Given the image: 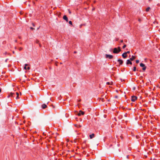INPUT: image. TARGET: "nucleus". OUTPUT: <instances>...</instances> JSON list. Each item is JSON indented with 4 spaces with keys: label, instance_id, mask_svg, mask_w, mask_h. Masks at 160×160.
Masks as SVG:
<instances>
[{
    "label": "nucleus",
    "instance_id": "f257e3e1",
    "mask_svg": "<svg viewBox=\"0 0 160 160\" xmlns=\"http://www.w3.org/2000/svg\"><path fill=\"white\" fill-rule=\"evenodd\" d=\"M19 93L18 92H16V93L11 92L8 95V96H7V98H9L11 97H14L16 95L17 97L16 98V99H18L19 98Z\"/></svg>",
    "mask_w": 160,
    "mask_h": 160
},
{
    "label": "nucleus",
    "instance_id": "f03ea898",
    "mask_svg": "<svg viewBox=\"0 0 160 160\" xmlns=\"http://www.w3.org/2000/svg\"><path fill=\"white\" fill-rule=\"evenodd\" d=\"M121 51L120 47H118V48H114L113 49V52L114 53H118Z\"/></svg>",
    "mask_w": 160,
    "mask_h": 160
},
{
    "label": "nucleus",
    "instance_id": "7ed1b4c3",
    "mask_svg": "<svg viewBox=\"0 0 160 160\" xmlns=\"http://www.w3.org/2000/svg\"><path fill=\"white\" fill-rule=\"evenodd\" d=\"M137 97L135 96H132V98H131V101H132V102H135L136 100L137 99Z\"/></svg>",
    "mask_w": 160,
    "mask_h": 160
},
{
    "label": "nucleus",
    "instance_id": "20e7f679",
    "mask_svg": "<svg viewBox=\"0 0 160 160\" xmlns=\"http://www.w3.org/2000/svg\"><path fill=\"white\" fill-rule=\"evenodd\" d=\"M106 58H108L109 59H112L113 58V56L111 55L106 54L105 55Z\"/></svg>",
    "mask_w": 160,
    "mask_h": 160
},
{
    "label": "nucleus",
    "instance_id": "39448f33",
    "mask_svg": "<svg viewBox=\"0 0 160 160\" xmlns=\"http://www.w3.org/2000/svg\"><path fill=\"white\" fill-rule=\"evenodd\" d=\"M84 114V112H83L82 111H80L78 113V116H80L81 115H83Z\"/></svg>",
    "mask_w": 160,
    "mask_h": 160
},
{
    "label": "nucleus",
    "instance_id": "423d86ee",
    "mask_svg": "<svg viewBox=\"0 0 160 160\" xmlns=\"http://www.w3.org/2000/svg\"><path fill=\"white\" fill-rule=\"evenodd\" d=\"M63 19L65 20L67 22L68 21V19L66 15H64L63 16Z\"/></svg>",
    "mask_w": 160,
    "mask_h": 160
},
{
    "label": "nucleus",
    "instance_id": "0eeeda50",
    "mask_svg": "<svg viewBox=\"0 0 160 160\" xmlns=\"http://www.w3.org/2000/svg\"><path fill=\"white\" fill-rule=\"evenodd\" d=\"M130 60H127V62H126V64H127L128 65V64H130L131 65H132V62L130 61Z\"/></svg>",
    "mask_w": 160,
    "mask_h": 160
},
{
    "label": "nucleus",
    "instance_id": "6e6552de",
    "mask_svg": "<svg viewBox=\"0 0 160 160\" xmlns=\"http://www.w3.org/2000/svg\"><path fill=\"white\" fill-rule=\"evenodd\" d=\"M118 62H119V63L120 65L122 64L123 63V61L122 60H121V59H118Z\"/></svg>",
    "mask_w": 160,
    "mask_h": 160
},
{
    "label": "nucleus",
    "instance_id": "1a4fd4ad",
    "mask_svg": "<svg viewBox=\"0 0 160 160\" xmlns=\"http://www.w3.org/2000/svg\"><path fill=\"white\" fill-rule=\"evenodd\" d=\"M122 56L124 58H125L127 56V55L126 54V53H123L122 55Z\"/></svg>",
    "mask_w": 160,
    "mask_h": 160
},
{
    "label": "nucleus",
    "instance_id": "9d476101",
    "mask_svg": "<svg viewBox=\"0 0 160 160\" xmlns=\"http://www.w3.org/2000/svg\"><path fill=\"white\" fill-rule=\"evenodd\" d=\"M47 107V106L46 104H43L42 105V108L43 109H45Z\"/></svg>",
    "mask_w": 160,
    "mask_h": 160
},
{
    "label": "nucleus",
    "instance_id": "9b49d317",
    "mask_svg": "<svg viewBox=\"0 0 160 160\" xmlns=\"http://www.w3.org/2000/svg\"><path fill=\"white\" fill-rule=\"evenodd\" d=\"M135 58V57L134 56H132V57L130 58V59L131 61H132Z\"/></svg>",
    "mask_w": 160,
    "mask_h": 160
},
{
    "label": "nucleus",
    "instance_id": "f8f14e48",
    "mask_svg": "<svg viewBox=\"0 0 160 160\" xmlns=\"http://www.w3.org/2000/svg\"><path fill=\"white\" fill-rule=\"evenodd\" d=\"M94 134L93 133H92V134H90L89 135V137L91 139H92L94 137Z\"/></svg>",
    "mask_w": 160,
    "mask_h": 160
},
{
    "label": "nucleus",
    "instance_id": "ddd939ff",
    "mask_svg": "<svg viewBox=\"0 0 160 160\" xmlns=\"http://www.w3.org/2000/svg\"><path fill=\"white\" fill-rule=\"evenodd\" d=\"M140 67H144L145 66V65L142 63H140Z\"/></svg>",
    "mask_w": 160,
    "mask_h": 160
},
{
    "label": "nucleus",
    "instance_id": "4468645a",
    "mask_svg": "<svg viewBox=\"0 0 160 160\" xmlns=\"http://www.w3.org/2000/svg\"><path fill=\"white\" fill-rule=\"evenodd\" d=\"M28 65L27 64H25V66L24 67V69L25 70H27V66H28Z\"/></svg>",
    "mask_w": 160,
    "mask_h": 160
},
{
    "label": "nucleus",
    "instance_id": "2eb2a0df",
    "mask_svg": "<svg viewBox=\"0 0 160 160\" xmlns=\"http://www.w3.org/2000/svg\"><path fill=\"white\" fill-rule=\"evenodd\" d=\"M150 9V7H148L147 8H146V11L147 12H148L149 10Z\"/></svg>",
    "mask_w": 160,
    "mask_h": 160
},
{
    "label": "nucleus",
    "instance_id": "dca6fc26",
    "mask_svg": "<svg viewBox=\"0 0 160 160\" xmlns=\"http://www.w3.org/2000/svg\"><path fill=\"white\" fill-rule=\"evenodd\" d=\"M136 68L135 67H133V71H136Z\"/></svg>",
    "mask_w": 160,
    "mask_h": 160
},
{
    "label": "nucleus",
    "instance_id": "f3484780",
    "mask_svg": "<svg viewBox=\"0 0 160 160\" xmlns=\"http://www.w3.org/2000/svg\"><path fill=\"white\" fill-rule=\"evenodd\" d=\"M146 66H145L144 67H143L142 69L143 71H145L146 70Z\"/></svg>",
    "mask_w": 160,
    "mask_h": 160
},
{
    "label": "nucleus",
    "instance_id": "a211bd4d",
    "mask_svg": "<svg viewBox=\"0 0 160 160\" xmlns=\"http://www.w3.org/2000/svg\"><path fill=\"white\" fill-rule=\"evenodd\" d=\"M136 63H138L139 62V60H136Z\"/></svg>",
    "mask_w": 160,
    "mask_h": 160
},
{
    "label": "nucleus",
    "instance_id": "6ab92c4d",
    "mask_svg": "<svg viewBox=\"0 0 160 160\" xmlns=\"http://www.w3.org/2000/svg\"><path fill=\"white\" fill-rule=\"evenodd\" d=\"M69 23L70 24L72 25V22L71 21H69Z\"/></svg>",
    "mask_w": 160,
    "mask_h": 160
},
{
    "label": "nucleus",
    "instance_id": "aec40b11",
    "mask_svg": "<svg viewBox=\"0 0 160 160\" xmlns=\"http://www.w3.org/2000/svg\"><path fill=\"white\" fill-rule=\"evenodd\" d=\"M36 43H39V41L38 40H37L36 41Z\"/></svg>",
    "mask_w": 160,
    "mask_h": 160
},
{
    "label": "nucleus",
    "instance_id": "412c9836",
    "mask_svg": "<svg viewBox=\"0 0 160 160\" xmlns=\"http://www.w3.org/2000/svg\"><path fill=\"white\" fill-rule=\"evenodd\" d=\"M126 47V45L125 44H124V46H123L122 48H124L125 47Z\"/></svg>",
    "mask_w": 160,
    "mask_h": 160
},
{
    "label": "nucleus",
    "instance_id": "4be33fe9",
    "mask_svg": "<svg viewBox=\"0 0 160 160\" xmlns=\"http://www.w3.org/2000/svg\"><path fill=\"white\" fill-rule=\"evenodd\" d=\"M22 48L21 47H20L19 48V51H21L22 50Z\"/></svg>",
    "mask_w": 160,
    "mask_h": 160
},
{
    "label": "nucleus",
    "instance_id": "5701e85b",
    "mask_svg": "<svg viewBox=\"0 0 160 160\" xmlns=\"http://www.w3.org/2000/svg\"><path fill=\"white\" fill-rule=\"evenodd\" d=\"M130 52V51H127V52H125V53H126V54H127V53H129Z\"/></svg>",
    "mask_w": 160,
    "mask_h": 160
},
{
    "label": "nucleus",
    "instance_id": "b1692460",
    "mask_svg": "<svg viewBox=\"0 0 160 160\" xmlns=\"http://www.w3.org/2000/svg\"><path fill=\"white\" fill-rule=\"evenodd\" d=\"M27 68V69H28V70H29V69H30V67H28Z\"/></svg>",
    "mask_w": 160,
    "mask_h": 160
},
{
    "label": "nucleus",
    "instance_id": "393cba45",
    "mask_svg": "<svg viewBox=\"0 0 160 160\" xmlns=\"http://www.w3.org/2000/svg\"><path fill=\"white\" fill-rule=\"evenodd\" d=\"M107 85H110V82H107Z\"/></svg>",
    "mask_w": 160,
    "mask_h": 160
},
{
    "label": "nucleus",
    "instance_id": "a878e982",
    "mask_svg": "<svg viewBox=\"0 0 160 160\" xmlns=\"http://www.w3.org/2000/svg\"><path fill=\"white\" fill-rule=\"evenodd\" d=\"M123 40H122L120 41V42L121 43H122L123 42Z\"/></svg>",
    "mask_w": 160,
    "mask_h": 160
},
{
    "label": "nucleus",
    "instance_id": "bb28decb",
    "mask_svg": "<svg viewBox=\"0 0 160 160\" xmlns=\"http://www.w3.org/2000/svg\"><path fill=\"white\" fill-rule=\"evenodd\" d=\"M30 29H32V30L34 29V28H32V27H31L30 28Z\"/></svg>",
    "mask_w": 160,
    "mask_h": 160
},
{
    "label": "nucleus",
    "instance_id": "cd10ccee",
    "mask_svg": "<svg viewBox=\"0 0 160 160\" xmlns=\"http://www.w3.org/2000/svg\"><path fill=\"white\" fill-rule=\"evenodd\" d=\"M138 21L139 22H140L141 21V19H138Z\"/></svg>",
    "mask_w": 160,
    "mask_h": 160
},
{
    "label": "nucleus",
    "instance_id": "c85d7f7f",
    "mask_svg": "<svg viewBox=\"0 0 160 160\" xmlns=\"http://www.w3.org/2000/svg\"><path fill=\"white\" fill-rule=\"evenodd\" d=\"M81 127V126H80V125H78V128H80Z\"/></svg>",
    "mask_w": 160,
    "mask_h": 160
},
{
    "label": "nucleus",
    "instance_id": "c756f323",
    "mask_svg": "<svg viewBox=\"0 0 160 160\" xmlns=\"http://www.w3.org/2000/svg\"><path fill=\"white\" fill-rule=\"evenodd\" d=\"M75 126L76 127H78V125H77V124H75Z\"/></svg>",
    "mask_w": 160,
    "mask_h": 160
},
{
    "label": "nucleus",
    "instance_id": "7c9ffc66",
    "mask_svg": "<svg viewBox=\"0 0 160 160\" xmlns=\"http://www.w3.org/2000/svg\"><path fill=\"white\" fill-rule=\"evenodd\" d=\"M82 148L83 149H84L85 148V147H83V146H82Z\"/></svg>",
    "mask_w": 160,
    "mask_h": 160
},
{
    "label": "nucleus",
    "instance_id": "2f4dec72",
    "mask_svg": "<svg viewBox=\"0 0 160 160\" xmlns=\"http://www.w3.org/2000/svg\"><path fill=\"white\" fill-rule=\"evenodd\" d=\"M15 42H17V40H15Z\"/></svg>",
    "mask_w": 160,
    "mask_h": 160
},
{
    "label": "nucleus",
    "instance_id": "473e14b6",
    "mask_svg": "<svg viewBox=\"0 0 160 160\" xmlns=\"http://www.w3.org/2000/svg\"><path fill=\"white\" fill-rule=\"evenodd\" d=\"M129 157V156L128 155L127 156V158H128Z\"/></svg>",
    "mask_w": 160,
    "mask_h": 160
},
{
    "label": "nucleus",
    "instance_id": "72a5a7b5",
    "mask_svg": "<svg viewBox=\"0 0 160 160\" xmlns=\"http://www.w3.org/2000/svg\"><path fill=\"white\" fill-rule=\"evenodd\" d=\"M12 53H15V52H14V51H13L12 52Z\"/></svg>",
    "mask_w": 160,
    "mask_h": 160
},
{
    "label": "nucleus",
    "instance_id": "f704fd0d",
    "mask_svg": "<svg viewBox=\"0 0 160 160\" xmlns=\"http://www.w3.org/2000/svg\"><path fill=\"white\" fill-rule=\"evenodd\" d=\"M39 46H40V47H41V44H39Z\"/></svg>",
    "mask_w": 160,
    "mask_h": 160
},
{
    "label": "nucleus",
    "instance_id": "c9c22d12",
    "mask_svg": "<svg viewBox=\"0 0 160 160\" xmlns=\"http://www.w3.org/2000/svg\"><path fill=\"white\" fill-rule=\"evenodd\" d=\"M1 89H0V92H1Z\"/></svg>",
    "mask_w": 160,
    "mask_h": 160
},
{
    "label": "nucleus",
    "instance_id": "e433bc0d",
    "mask_svg": "<svg viewBox=\"0 0 160 160\" xmlns=\"http://www.w3.org/2000/svg\"><path fill=\"white\" fill-rule=\"evenodd\" d=\"M15 49H16L17 48H16V47H15Z\"/></svg>",
    "mask_w": 160,
    "mask_h": 160
},
{
    "label": "nucleus",
    "instance_id": "4c0bfd02",
    "mask_svg": "<svg viewBox=\"0 0 160 160\" xmlns=\"http://www.w3.org/2000/svg\"><path fill=\"white\" fill-rule=\"evenodd\" d=\"M33 26H34V24H33Z\"/></svg>",
    "mask_w": 160,
    "mask_h": 160
}]
</instances>
